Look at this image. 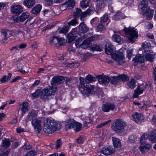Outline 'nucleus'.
Returning <instances> with one entry per match:
<instances>
[{
	"label": "nucleus",
	"mask_w": 156,
	"mask_h": 156,
	"mask_svg": "<svg viewBox=\"0 0 156 156\" xmlns=\"http://www.w3.org/2000/svg\"><path fill=\"white\" fill-rule=\"evenodd\" d=\"M72 128H73L74 130L75 131L78 132L81 129L82 125L80 123L75 121Z\"/></svg>",
	"instance_id": "c9c22d12"
},
{
	"label": "nucleus",
	"mask_w": 156,
	"mask_h": 156,
	"mask_svg": "<svg viewBox=\"0 0 156 156\" xmlns=\"http://www.w3.org/2000/svg\"><path fill=\"white\" fill-rule=\"evenodd\" d=\"M91 48L93 50L101 51L102 50V47L100 45L94 44Z\"/></svg>",
	"instance_id": "37998d69"
},
{
	"label": "nucleus",
	"mask_w": 156,
	"mask_h": 156,
	"mask_svg": "<svg viewBox=\"0 0 156 156\" xmlns=\"http://www.w3.org/2000/svg\"><path fill=\"white\" fill-rule=\"evenodd\" d=\"M98 80L100 83L106 85L108 83L109 79L108 77L106 76H100Z\"/></svg>",
	"instance_id": "4be33fe9"
},
{
	"label": "nucleus",
	"mask_w": 156,
	"mask_h": 156,
	"mask_svg": "<svg viewBox=\"0 0 156 156\" xmlns=\"http://www.w3.org/2000/svg\"><path fill=\"white\" fill-rule=\"evenodd\" d=\"M31 146L30 145H27L26 143H25L24 145L22 147V149H23L24 151H26L27 150L30 149L31 148Z\"/></svg>",
	"instance_id": "052dcab7"
},
{
	"label": "nucleus",
	"mask_w": 156,
	"mask_h": 156,
	"mask_svg": "<svg viewBox=\"0 0 156 156\" xmlns=\"http://www.w3.org/2000/svg\"><path fill=\"white\" fill-rule=\"evenodd\" d=\"M38 113V112L36 111H30L27 115L28 119L29 120L32 121L34 119V118L37 116Z\"/></svg>",
	"instance_id": "5701e85b"
},
{
	"label": "nucleus",
	"mask_w": 156,
	"mask_h": 156,
	"mask_svg": "<svg viewBox=\"0 0 156 156\" xmlns=\"http://www.w3.org/2000/svg\"><path fill=\"white\" fill-rule=\"evenodd\" d=\"M136 138V136L133 135H130L129 138V141L130 143H133L135 140Z\"/></svg>",
	"instance_id": "13d9d810"
},
{
	"label": "nucleus",
	"mask_w": 156,
	"mask_h": 156,
	"mask_svg": "<svg viewBox=\"0 0 156 156\" xmlns=\"http://www.w3.org/2000/svg\"><path fill=\"white\" fill-rule=\"evenodd\" d=\"M119 80L118 76H113L110 78V82L111 83L113 84L116 83Z\"/></svg>",
	"instance_id": "de8ad7c7"
},
{
	"label": "nucleus",
	"mask_w": 156,
	"mask_h": 156,
	"mask_svg": "<svg viewBox=\"0 0 156 156\" xmlns=\"http://www.w3.org/2000/svg\"><path fill=\"white\" fill-rule=\"evenodd\" d=\"M79 30L80 32L84 33L87 32L89 29L86 25L83 22H82L79 25Z\"/></svg>",
	"instance_id": "b1692460"
},
{
	"label": "nucleus",
	"mask_w": 156,
	"mask_h": 156,
	"mask_svg": "<svg viewBox=\"0 0 156 156\" xmlns=\"http://www.w3.org/2000/svg\"><path fill=\"white\" fill-rule=\"evenodd\" d=\"M105 51L108 55H111L112 58L118 64L122 65L124 62V55L123 53L118 51L116 53H113V47L109 42H106L105 48Z\"/></svg>",
	"instance_id": "f257e3e1"
},
{
	"label": "nucleus",
	"mask_w": 156,
	"mask_h": 156,
	"mask_svg": "<svg viewBox=\"0 0 156 156\" xmlns=\"http://www.w3.org/2000/svg\"><path fill=\"white\" fill-rule=\"evenodd\" d=\"M133 51V49H128L127 50V56L129 59H131Z\"/></svg>",
	"instance_id": "bf43d9fd"
},
{
	"label": "nucleus",
	"mask_w": 156,
	"mask_h": 156,
	"mask_svg": "<svg viewBox=\"0 0 156 156\" xmlns=\"http://www.w3.org/2000/svg\"><path fill=\"white\" fill-rule=\"evenodd\" d=\"M60 125L52 118H47L44 122L43 130L47 133H51L60 129Z\"/></svg>",
	"instance_id": "f03ea898"
},
{
	"label": "nucleus",
	"mask_w": 156,
	"mask_h": 156,
	"mask_svg": "<svg viewBox=\"0 0 156 156\" xmlns=\"http://www.w3.org/2000/svg\"><path fill=\"white\" fill-rule=\"evenodd\" d=\"M113 40L117 43H119L122 40V38L120 35L115 33L112 36Z\"/></svg>",
	"instance_id": "473e14b6"
},
{
	"label": "nucleus",
	"mask_w": 156,
	"mask_h": 156,
	"mask_svg": "<svg viewBox=\"0 0 156 156\" xmlns=\"http://www.w3.org/2000/svg\"><path fill=\"white\" fill-rule=\"evenodd\" d=\"M110 22V20L108 19V16L106 14H105L101 18L100 23H103L106 22L107 24Z\"/></svg>",
	"instance_id": "f704fd0d"
},
{
	"label": "nucleus",
	"mask_w": 156,
	"mask_h": 156,
	"mask_svg": "<svg viewBox=\"0 0 156 156\" xmlns=\"http://www.w3.org/2000/svg\"><path fill=\"white\" fill-rule=\"evenodd\" d=\"M142 47L144 49V54L145 56L147 61L150 62L154 61V53L153 52L150 50L151 45L150 43H143L142 45Z\"/></svg>",
	"instance_id": "423d86ee"
},
{
	"label": "nucleus",
	"mask_w": 156,
	"mask_h": 156,
	"mask_svg": "<svg viewBox=\"0 0 156 156\" xmlns=\"http://www.w3.org/2000/svg\"><path fill=\"white\" fill-rule=\"evenodd\" d=\"M109 111L111 110L112 111L114 110H116V107L115 105H114L113 103H108Z\"/></svg>",
	"instance_id": "603ef678"
},
{
	"label": "nucleus",
	"mask_w": 156,
	"mask_h": 156,
	"mask_svg": "<svg viewBox=\"0 0 156 156\" xmlns=\"http://www.w3.org/2000/svg\"><path fill=\"white\" fill-rule=\"evenodd\" d=\"M82 41V40L81 39H78L76 41L75 44L76 47H80V43Z\"/></svg>",
	"instance_id": "774afa93"
},
{
	"label": "nucleus",
	"mask_w": 156,
	"mask_h": 156,
	"mask_svg": "<svg viewBox=\"0 0 156 156\" xmlns=\"http://www.w3.org/2000/svg\"><path fill=\"white\" fill-rule=\"evenodd\" d=\"M99 38L98 35H94L87 38L88 40L90 43L91 41L97 40Z\"/></svg>",
	"instance_id": "8fccbe9b"
},
{
	"label": "nucleus",
	"mask_w": 156,
	"mask_h": 156,
	"mask_svg": "<svg viewBox=\"0 0 156 156\" xmlns=\"http://www.w3.org/2000/svg\"><path fill=\"white\" fill-rule=\"evenodd\" d=\"M111 120H109L108 121H106L104 122L99 125H98L97 127V128H101L102 127L106 125H107L110 122H111Z\"/></svg>",
	"instance_id": "864d4df0"
},
{
	"label": "nucleus",
	"mask_w": 156,
	"mask_h": 156,
	"mask_svg": "<svg viewBox=\"0 0 156 156\" xmlns=\"http://www.w3.org/2000/svg\"><path fill=\"white\" fill-rule=\"evenodd\" d=\"M90 0H83L80 3V6L82 8H86L89 5Z\"/></svg>",
	"instance_id": "e433bc0d"
},
{
	"label": "nucleus",
	"mask_w": 156,
	"mask_h": 156,
	"mask_svg": "<svg viewBox=\"0 0 156 156\" xmlns=\"http://www.w3.org/2000/svg\"><path fill=\"white\" fill-rule=\"evenodd\" d=\"M91 45V43L87 39L80 44V48L83 49H86L90 47Z\"/></svg>",
	"instance_id": "c756f323"
},
{
	"label": "nucleus",
	"mask_w": 156,
	"mask_h": 156,
	"mask_svg": "<svg viewBox=\"0 0 156 156\" xmlns=\"http://www.w3.org/2000/svg\"><path fill=\"white\" fill-rule=\"evenodd\" d=\"M75 121L73 119H69L67 120L65 123V126L66 129L72 128Z\"/></svg>",
	"instance_id": "393cba45"
},
{
	"label": "nucleus",
	"mask_w": 156,
	"mask_h": 156,
	"mask_svg": "<svg viewBox=\"0 0 156 156\" xmlns=\"http://www.w3.org/2000/svg\"><path fill=\"white\" fill-rule=\"evenodd\" d=\"M62 144V141L60 139H58L57 142L56 147L57 148H59Z\"/></svg>",
	"instance_id": "69168bd1"
},
{
	"label": "nucleus",
	"mask_w": 156,
	"mask_h": 156,
	"mask_svg": "<svg viewBox=\"0 0 156 156\" xmlns=\"http://www.w3.org/2000/svg\"><path fill=\"white\" fill-rule=\"evenodd\" d=\"M75 4V2L73 0H69L65 2L64 5H65L67 7H73Z\"/></svg>",
	"instance_id": "79ce46f5"
},
{
	"label": "nucleus",
	"mask_w": 156,
	"mask_h": 156,
	"mask_svg": "<svg viewBox=\"0 0 156 156\" xmlns=\"http://www.w3.org/2000/svg\"><path fill=\"white\" fill-rule=\"evenodd\" d=\"M64 79L62 76L53 77L51 83L52 85H57L62 83L64 81Z\"/></svg>",
	"instance_id": "ddd939ff"
},
{
	"label": "nucleus",
	"mask_w": 156,
	"mask_h": 156,
	"mask_svg": "<svg viewBox=\"0 0 156 156\" xmlns=\"http://www.w3.org/2000/svg\"><path fill=\"white\" fill-rule=\"evenodd\" d=\"M12 139H11V140ZM11 140L9 139L4 138L3 140L2 143V146L5 149H7L10 146Z\"/></svg>",
	"instance_id": "a878e982"
},
{
	"label": "nucleus",
	"mask_w": 156,
	"mask_h": 156,
	"mask_svg": "<svg viewBox=\"0 0 156 156\" xmlns=\"http://www.w3.org/2000/svg\"><path fill=\"white\" fill-rule=\"evenodd\" d=\"M69 27L68 26H66L63 28H60L58 29L57 31L60 33L66 34L69 31Z\"/></svg>",
	"instance_id": "72a5a7b5"
},
{
	"label": "nucleus",
	"mask_w": 156,
	"mask_h": 156,
	"mask_svg": "<svg viewBox=\"0 0 156 156\" xmlns=\"http://www.w3.org/2000/svg\"><path fill=\"white\" fill-rule=\"evenodd\" d=\"M115 152L114 149L111 146H106L103 147L101 151V153L105 155L112 154Z\"/></svg>",
	"instance_id": "2eb2a0df"
},
{
	"label": "nucleus",
	"mask_w": 156,
	"mask_h": 156,
	"mask_svg": "<svg viewBox=\"0 0 156 156\" xmlns=\"http://www.w3.org/2000/svg\"><path fill=\"white\" fill-rule=\"evenodd\" d=\"M94 11V7H90L85 12H82L80 9L78 8L76 9V10L74 12L73 16L77 17L80 16L81 19L82 20L87 16L89 15L92 13Z\"/></svg>",
	"instance_id": "1a4fd4ad"
},
{
	"label": "nucleus",
	"mask_w": 156,
	"mask_h": 156,
	"mask_svg": "<svg viewBox=\"0 0 156 156\" xmlns=\"http://www.w3.org/2000/svg\"><path fill=\"white\" fill-rule=\"evenodd\" d=\"M112 140L114 146L115 148L119 147L121 146V141L119 139L115 137H112Z\"/></svg>",
	"instance_id": "c85d7f7f"
},
{
	"label": "nucleus",
	"mask_w": 156,
	"mask_h": 156,
	"mask_svg": "<svg viewBox=\"0 0 156 156\" xmlns=\"http://www.w3.org/2000/svg\"><path fill=\"white\" fill-rule=\"evenodd\" d=\"M31 124L34 127L35 131L39 133L41 130L42 121L40 118H36L31 121Z\"/></svg>",
	"instance_id": "9b49d317"
},
{
	"label": "nucleus",
	"mask_w": 156,
	"mask_h": 156,
	"mask_svg": "<svg viewBox=\"0 0 156 156\" xmlns=\"http://www.w3.org/2000/svg\"><path fill=\"white\" fill-rule=\"evenodd\" d=\"M44 2L47 5H51L53 3V0H44Z\"/></svg>",
	"instance_id": "680f3d73"
},
{
	"label": "nucleus",
	"mask_w": 156,
	"mask_h": 156,
	"mask_svg": "<svg viewBox=\"0 0 156 156\" xmlns=\"http://www.w3.org/2000/svg\"><path fill=\"white\" fill-rule=\"evenodd\" d=\"M133 119L136 122H141L144 119L143 115L137 112H135L132 115Z\"/></svg>",
	"instance_id": "6ab92c4d"
},
{
	"label": "nucleus",
	"mask_w": 156,
	"mask_h": 156,
	"mask_svg": "<svg viewBox=\"0 0 156 156\" xmlns=\"http://www.w3.org/2000/svg\"><path fill=\"white\" fill-rule=\"evenodd\" d=\"M136 80L134 79H132L131 80L128 82L127 85L128 87L132 89L136 87Z\"/></svg>",
	"instance_id": "58836bf2"
},
{
	"label": "nucleus",
	"mask_w": 156,
	"mask_h": 156,
	"mask_svg": "<svg viewBox=\"0 0 156 156\" xmlns=\"http://www.w3.org/2000/svg\"><path fill=\"white\" fill-rule=\"evenodd\" d=\"M29 104L27 102H23L20 105L19 110L22 112L21 114L22 117H23V115L29 110Z\"/></svg>",
	"instance_id": "4468645a"
},
{
	"label": "nucleus",
	"mask_w": 156,
	"mask_h": 156,
	"mask_svg": "<svg viewBox=\"0 0 156 156\" xmlns=\"http://www.w3.org/2000/svg\"><path fill=\"white\" fill-rule=\"evenodd\" d=\"M78 24V22L76 20V19H73L69 21L67 24L68 25L69 27L70 26H76Z\"/></svg>",
	"instance_id": "a19ab883"
},
{
	"label": "nucleus",
	"mask_w": 156,
	"mask_h": 156,
	"mask_svg": "<svg viewBox=\"0 0 156 156\" xmlns=\"http://www.w3.org/2000/svg\"><path fill=\"white\" fill-rule=\"evenodd\" d=\"M35 3V0H25L23 2V4L28 8H30L34 6Z\"/></svg>",
	"instance_id": "cd10ccee"
},
{
	"label": "nucleus",
	"mask_w": 156,
	"mask_h": 156,
	"mask_svg": "<svg viewBox=\"0 0 156 156\" xmlns=\"http://www.w3.org/2000/svg\"><path fill=\"white\" fill-rule=\"evenodd\" d=\"M41 8L42 6L40 4H37L32 9V12L34 14H37L40 12Z\"/></svg>",
	"instance_id": "7c9ffc66"
},
{
	"label": "nucleus",
	"mask_w": 156,
	"mask_h": 156,
	"mask_svg": "<svg viewBox=\"0 0 156 156\" xmlns=\"http://www.w3.org/2000/svg\"><path fill=\"white\" fill-rule=\"evenodd\" d=\"M119 80H121L123 81H127L129 80V78L126 75H120L118 76Z\"/></svg>",
	"instance_id": "49530a36"
},
{
	"label": "nucleus",
	"mask_w": 156,
	"mask_h": 156,
	"mask_svg": "<svg viewBox=\"0 0 156 156\" xmlns=\"http://www.w3.org/2000/svg\"><path fill=\"white\" fill-rule=\"evenodd\" d=\"M147 0H142L139 6L140 12L147 19H151L154 13V10L150 9L148 6Z\"/></svg>",
	"instance_id": "7ed1b4c3"
},
{
	"label": "nucleus",
	"mask_w": 156,
	"mask_h": 156,
	"mask_svg": "<svg viewBox=\"0 0 156 156\" xmlns=\"http://www.w3.org/2000/svg\"><path fill=\"white\" fill-rule=\"evenodd\" d=\"M17 68L18 70H21L23 68V65L21 63L19 62L17 64Z\"/></svg>",
	"instance_id": "0e129e2a"
},
{
	"label": "nucleus",
	"mask_w": 156,
	"mask_h": 156,
	"mask_svg": "<svg viewBox=\"0 0 156 156\" xmlns=\"http://www.w3.org/2000/svg\"><path fill=\"white\" fill-rule=\"evenodd\" d=\"M15 35L16 36H17L20 39H21L24 37V35L23 33L19 30L16 32Z\"/></svg>",
	"instance_id": "09e8293b"
},
{
	"label": "nucleus",
	"mask_w": 156,
	"mask_h": 156,
	"mask_svg": "<svg viewBox=\"0 0 156 156\" xmlns=\"http://www.w3.org/2000/svg\"><path fill=\"white\" fill-rule=\"evenodd\" d=\"M40 83V81L39 80H36L35 81L34 83L31 86V87L33 88L34 87L38 85Z\"/></svg>",
	"instance_id": "338daca9"
},
{
	"label": "nucleus",
	"mask_w": 156,
	"mask_h": 156,
	"mask_svg": "<svg viewBox=\"0 0 156 156\" xmlns=\"http://www.w3.org/2000/svg\"><path fill=\"white\" fill-rule=\"evenodd\" d=\"M144 89L145 87L143 85H140L138 86L135 90L133 97L134 98H138L139 95L143 93Z\"/></svg>",
	"instance_id": "a211bd4d"
},
{
	"label": "nucleus",
	"mask_w": 156,
	"mask_h": 156,
	"mask_svg": "<svg viewBox=\"0 0 156 156\" xmlns=\"http://www.w3.org/2000/svg\"><path fill=\"white\" fill-rule=\"evenodd\" d=\"M126 126V123L124 121L118 119L113 123L111 128L117 133H121L123 131Z\"/></svg>",
	"instance_id": "0eeeda50"
},
{
	"label": "nucleus",
	"mask_w": 156,
	"mask_h": 156,
	"mask_svg": "<svg viewBox=\"0 0 156 156\" xmlns=\"http://www.w3.org/2000/svg\"><path fill=\"white\" fill-rule=\"evenodd\" d=\"M112 1V0H100L97 4L96 8L98 10H100L103 8L105 5L111 4Z\"/></svg>",
	"instance_id": "f3484780"
},
{
	"label": "nucleus",
	"mask_w": 156,
	"mask_h": 156,
	"mask_svg": "<svg viewBox=\"0 0 156 156\" xmlns=\"http://www.w3.org/2000/svg\"><path fill=\"white\" fill-rule=\"evenodd\" d=\"M133 61L135 64V65H136L139 63L144 62V58L143 55L137 54L135 58L133 59Z\"/></svg>",
	"instance_id": "aec40b11"
},
{
	"label": "nucleus",
	"mask_w": 156,
	"mask_h": 156,
	"mask_svg": "<svg viewBox=\"0 0 156 156\" xmlns=\"http://www.w3.org/2000/svg\"><path fill=\"white\" fill-rule=\"evenodd\" d=\"M2 35L5 38L7 39L11 37L12 35V32L8 30H3Z\"/></svg>",
	"instance_id": "2f4dec72"
},
{
	"label": "nucleus",
	"mask_w": 156,
	"mask_h": 156,
	"mask_svg": "<svg viewBox=\"0 0 156 156\" xmlns=\"http://www.w3.org/2000/svg\"><path fill=\"white\" fill-rule=\"evenodd\" d=\"M108 103L104 104L102 107V111L104 112H109Z\"/></svg>",
	"instance_id": "5fc2aeb1"
},
{
	"label": "nucleus",
	"mask_w": 156,
	"mask_h": 156,
	"mask_svg": "<svg viewBox=\"0 0 156 156\" xmlns=\"http://www.w3.org/2000/svg\"><path fill=\"white\" fill-rule=\"evenodd\" d=\"M89 116L86 117L85 118V121L84 122V124L85 126H87V123H90L92 121V117L91 115H89Z\"/></svg>",
	"instance_id": "c03bdc74"
},
{
	"label": "nucleus",
	"mask_w": 156,
	"mask_h": 156,
	"mask_svg": "<svg viewBox=\"0 0 156 156\" xmlns=\"http://www.w3.org/2000/svg\"><path fill=\"white\" fill-rule=\"evenodd\" d=\"M147 139H149L152 143H154L156 141V132L153 131L149 134L144 133L141 137L140 144H143L145 143V141Z\"/></svg>",
	"instance_id": "9d476101"
},
{
	"label": "nucleus",
	"mask_w": 156,
	"mask_h": 156,
	"mask_svg": "<svg viewBox=\"0 0 156 156\" xmlns=\"http://www.w3.org/2000/svg\"><path fill=\"white\" fill-rule=\"evenodd\" d=\"M40 91L39 90H37L34 93L31 94V95L34 98L37 97L40 94Z\"/></svg>",
	"instance_id": "6e6d98bb"
},
{
	"label": "nucleus",
	"mask_w": 156,
	"mask_h": 156,
	"mask_svg": "<svg viewBox=\"0 0 156 156\" xmlns=\"http://www.w3.org/2000/svg\"><path fill=\"white\" fill-rule=\"evenodd\" d=\"M76 140L78 143L81 144L83 142L84 139L83 136H80L79 138L77 139Z\"/></svg>",
	"instance_id": "e2e57ef3"
},
{
	"label": "nucleus",
	"mask_w": 156,
	"mask_h": 156,
	"mask_svg": "<svg viewBox=\"0 0 156 156\" xmlns=\"http://www.w3.org/2000/svg\"><path fill=\"white\" fill-rule=\"evenodd\" d=\"M23 11V8L20 5H15L11 6V11L13 13L19 14L22 12Z\"/></svg>",
	"instance_id": "dca6fc26"
},
{
	"label": "nucleus",
	"mask_w": 156,
	"mask_h": 156,
	"mask_svg": "<svg viewBox=\"0 0 156 156\" xmlns=\"http://www.w3.org/2000/svg\"><path fill=\"white\" fill-rule=\"evenodd\" d=\"M56 88L54 87H48L42 90L41 94V98L45 100L47 99L48 96L54 95L55 93Z\"/></svg>",
	"instance_id": "6e6552de"
},
{
	"label": "nucleus",
	"mask_w": 156,
	"mask_h": 156,
	"mask_svg": "<svg viewBox=\"0 0 156 156\" xmlns=\"http://www.w3.org/2000/svg\"><path fill=\"white\" fill-rule=\"evenodd\" d=\"M80 83V86L79 89L83 94H90L94 93V89L93 86L87 85L85 83L84 78L80 77L79 78Z\"/></svg>",
	"instance_id": "20e7f679"
},
{
	"label": "nucleus",
	"mask_w": 156,
	"mask_h": 156,
	"mask_svg": "<svg viewBox=\"0 0 156 156\" xmlns=\"http://www.w3.org/2000/svg\"><path fill=\"white\" fill-rule=\"evenodd\" d=\"M30 16V14L27 12H23L19 18L16 19H18L20 22L24 21L26 20Z\"/></svg>",
	"instance_id": "bb28decb"
},
{
	"label": "nucleus",
	"mask_w": 156,
	"mask_h": 156,
	"mask_svg": "<svg viewBox=\"0 0 156 156\" xmlns=\"http://www.w3.org/2000/svg\"><path fill=\"white\" fill-rule=\"evenodd\" d=\"M77 33V29L76 27L72 29L71 31L67 35V39L68 43H70L76 39V36H74Z\"/></svg>",
	"instance_id": "f8f14e48"
},
{
	"label": "nucleus",
	"mask_w": 156,
	"mask_h": 156,
	"mask_svg": "<svg viewBox=\"0 0 156 156\" xmlns=\"http://www.w3.org/2000/svg\"><path fill=\"white\" fill-rule=\"evenodd\" d=\"M150 147V144H147L145 145L140 146V149L142 153H144L146 150L149 149Z\"/></svg>",
	"instance_id": "4c0bfd02"
},
{
	"label": "nucleus",
	"mask_w": 156,
	"mask_h": 156,
	"mask_svg": "<svg viewBox=\"0 0 156 156\" xmlns=\"http://www.w3.org/2000/svg\"><path fill=\"white\" fill-rule=\"evenodd\" d=\"M37 155V152L34 151H31L28 152L24 156H35Z\"/></svg>",
	"instance_id": "4d7b16f0"
},
{
	"label": "nucleus",
	"mask_w": 156,
	"mask_h": 156,
	"mask_svg": "<svg viewBox=\"0 0 156 156\" xmlns=\"http://www.w3.org/2000/svg\"><path fill=\"white\" fill-rule=\"evenodd\" d=\"M96 80V78L90 75L87 76L85 79V81L87 83H91L95 81Z\"/></svg>",
	"instance_id": "ea45409f"
},
{
	"label": "nucleus",
	"mask_w": 156,
	"mask_h": 156,
	"mask_svg": "<svg viewBox=\"0 0 156 156\" xmlns=\"http://www.w3.org/2000/svg\"><path fill=\"white\" fill-rule=\"evenodd\" d=\"M97 29L98 31L101 32L105 30V27L102 23L100 22L97 27Z\"/></svg>",
	"instance_id": "a18cd8bd"
},
{
	"label": "nucleus",
	"mask_w": 156,
	"mask_h": 156,
	"mask_svg": "<svg viewBox=\"0 0 156 156\" xmlns=\"http://www.w3.org/2000/svg\"><path fill=\"white\" fill-rule=\"evenodd\" d=\"M126 36L129 41L134 42L138 36V31L136 29L129 27L124 29Z\"/></svg>",
	"instance_id": "39448f33"
},
{
	"label": "nucleus",
	"mask_w": 156,
	"mask_h": 156,
	"mask_svg": "<svg viewBox=\"0 0 156 156\" xmlns=\"http://www.w3.org/2000/svg\"><path fill=\"white\" fill-rule=\"evenodd\" d=\"M50 41L52 43L58 44L59 45H61L64 43L65 39L62 37L59 38L57 37H55L51 39Z\"/></svg>",
	"instance_id": "412c9836"
},
{
	"label": "nucleus",
	"mask_w": 156,
	"mask_h": 156,
	"mask_svg": "<svg viewBox=\"0 0 156 156\" xmlns=\"http://www.w3.org/2000/svg\"><path fill=\"white\" fill-rule=\"evenodd\" d=\"M123 14L120 12H118L114 16L115 19H121L122 18Z\"/></svg>",
	"instance_id": "3c124183"
}]
</instances>
